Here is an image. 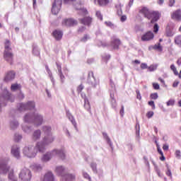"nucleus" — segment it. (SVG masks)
Listing matches in <instances>:
<instances>
[{
  "instance_id": "f257e3e1",
  "label": "nucleus",
  "mask_w": 181,
  "mask_h": 181,
  "mask_svg": "<svg viewBox=\"0 0 181 181\" xmlns=\"http://www.w3.org/2000/svg\"><path fill=\"white\" fill-rule=\"evenodd\" d=\"M43 131L45 132V137L43 139V142H38L36 144V146L32 151V147H25L23 149V154L27 158H35L37 152H45V146L48 145V144H52L54 139L52 134V128L50 127L45 126L43 127Z\"/></svg>"
},
{
  "instance_id": "f03ea898",
  "label": "nucleus",
  "mask_w": 181,
  "mask_h": 181,
  "mask_svg": "<svg viewBox=\"0 0 181 181\" xmlns=\"http://www.w3.org/2000/svg\"><path fill=\"white\" fill-rule=\"evenodd\" d=\"M139 13L142 15L144 18L150 21V23H155L160 19V13L149 9L148 7H141L139 11Z\"/></svg>"
},
{
  "instance_id": "7ed1b4c3",
  "label": "nucleus",
  "mask_w": 181,
  "mask_h": 181,
  "mask_svg": "<svg viewBox=\"0 0 181 181\" xmlns=\"http://www.w3.org/2000/svg\"><path fill=\"white\" fill-rule=\"evenodd\" d=\"M7 172H8V179L10 181H17L15 179V176L13 175V170L11 169V167L8 166L6 163L1 162L0 163V174L6 175Z\"/></svg>"
},
{
  "instance_id": "20e7f679",
  "label": "nucleus",
  "mask_w": 181,
  "mask_h": 181,
  "mask_svg": "<svg viewBox=\"0 0 181 181\" xmlns=\"http://www.w3.org/2000/svg\"><path fill=\"white\" fill-rule=\"evenodd\" d=\"M57 155L61 158V159H64L66 158V155L64 154V151L63 150H54L52 153H47L45 155L43 156L42 160V162H48L50 160L53 156Z\"/></svg>"
},
{
  "instance_id": "39448f33",
  "label": "nucleus",
  "mask_w": 181,
  "mask_h": 181,
  "mask_svg": "<svg viewBox=\"0 0 181 181\" xmlns=\"http://www.w3.org/2000/svg\"><path fill=\"white\" fill-rule=\"evenodd\" d=\"M55 172L58 176H62V181H72L76 179V176L71 174H64V168L63 166L57 167Z\"/></svg>"
},
{
  "instance_id": "423d86ee",
  "label": "nucleus",
  "mask_w": 181,
  "mask_h": 181,
  "mask_svg": "<svg viewBox=\"0 0 181 181\" xmlns=\"http://www.w3.org/2000/svg\"><path fill=\"white\" fill-rule=\"evenodd\" d=\"M24 121L25 122H30V121H34L35 125H42L43 122V117L38 114H33V115H26L24 117Z\"/></svg>"
},
{
  "instance_id": "0eeeda50",
  "label": "nucleus",
  "mask_w": 181,
  "mask_h": 181,
  "mask_svg": "<svg viewBox=\"0 0 181 181\" xmlns=\"http://www.w3.org/2000/svg\"><path fill=\"white\" fill-rule=\"evenodd\" d=\"M19 177L22 181H29L32 179V173L29 169L24 168L20 173Z\"/></svg>"
},
{
  "instance_id": "6e6552de",
  "label": "nucleus",
  "mask_w": 181,
  "mask_h": 181,
  "mask_svg": "<svg viewBox=\"0 0 181 181\" xmlns=\"http://www.w3.org/2000/svg\"><path fill=\"white\" fill-rule=\"evenodd\" d=\"M63 0H55L52 4V13L53 15H57L60 12Z\"/></svg>"
},
{
  "instance_id": "1a4fd4ad",
  "label": "nucleus",
  "mask_w": 181,
  "mask_h": 181,
  "mask_svg": "<svg viewBox=\"0 0 181 181\" xmlns=\"http://www.w3.org/2000/svg\"><path fill=\"white\" fill-rule=\"evenodd\" d=\"M35 108V102H28L26 104H18L19 111H26V110H33Z\"/></svg>"
},
{
  "instance_id": "9d476101",
  "label": "nucleus",
  "mask_w": 181,
  "mask_h": 181,
  "mask_svg": "<svg viewBox=\"0 0 181 181\" xmlns=\"http://www.w3.org/2000/svg\"><path fill=\"white\" fill-rule=\"evenodd\" d=\"M155 37V35L151 30L146 32L144 34L141 35V41L142 42H149L151 40H153Z\"/></svg>"
},
{
  "instance_id": "9b49d317",
  "label": "nucleus",
  "mask_w": 181,
  "mask_h": 181,
  "mask_svg": "<svg viewBox=\"0 0 181 181\" xmlns=\"http://www.w3.org/2000/svg\"><path fill=\"white\" fill-rule=\"evenodd\" d=\"M4 57L6 62L12 64L13 62V53H12V50H4Z\"/></svg>"
},
{
  "instance_id": "f8f14e48",
  "label": "nucleus",
  "mask_w": 181,
  "mask_h": 181,
  "mask_svg": "<svg viewBox=\"0 0 181 181\" xmlns=\"http://www.w3.org/2000/svg\"><path fill=\"white\" fill-rule=\"evenodd\" d=\"M170 18L173 21H177V22L181 21V9L178 8L173 11L170 14Z\"/></svg>"
},
{
  "instance_id": "ddd939ff",
  "label": "nucleus",
  "mask_w": 181,
  "mask_h": 181,
  "mask_svg": "<svg viewBox=\"0 0 181 181\" xmlns=\"http://www.w3.org/2000/svg\"><path fill=\"white\" fill-rule=\"evenodd\" d=\"M80 23L85 25V26H91L93 23V18L90 16H85L83 18L79 19Z\"/></svg>"
},
{
  "instance_id": "4468645a",
  "label": "nucleus",
  "mask_w": 181,
  "mask_h": 181,
  "mask_svg": "<svg viewBox=\"0 0 181 181\" xmlns=\"http://www.w3.org/2000/svg\"><path fill=\"white\" fill-rule=\"evenodd\" d=\"M62 25H64V26H74L76 25H77V21H75L73 18H67V19H64L62 22Z\"/></svg>"
},
{
  "instance_id": "2eb2a0df",
  "label": "nucleus",
  "mask_w": 181,
  "mask_h": 181,
  "mask_svg": "<svg viewBox=\"0 0 181 181\" xmlns=\"http://www.w3.org/2000/svg\"><path fill=\"white\" fill-rule=\"evenodd\" d=\"M113 49L118 50L121 46V40L118 38H113L111 42Z\"/></svg>"
},
{
  "instance_id": "dca6fc26",
  "label": "nucleus",
  "mask_w": 181,
  "mask_h": 181,
  "mask_svg": "<svg viewBox=\"0 0 181 181\" xmlns=\"http://www.w3.org/2000/svg\"><path fill=\"white\" fill-rule=\"evenodd\" d=\"M94 4H97L99 6H108L110 0H93Z\"/></svg>"
},
{
  "instance_id": "f3484780",
  "label": "nucleus",
  "mask_w": 181,
  "mask_h": 181,
  "mask_svg": "<svg viewBox=\"0 0 181 181\" xmlns=\"http://www.w3.org/2000/svg\"><path fill=\"white\" fill-rule=\"evenodd\" d=\"M52 36L56 39L57 40H62L63 37V32L60 30H55L52 33Z\"/></svg>"
},
{
  "instance_id": "a211bd4d",
  "label": "nucleus",
  "mask_w": 181,
  "mask_h": 181,
  "mask_svg": "<svg viewBox=\"0 0 181 181\" xmlns=\"http://www.w3.org/2000/svg\"><path fill=\"white\" fill-rule=\"evenodd\" d=\"M78 8L76 7V9L78 11L79 15H82V16H86V15L88 14V11H87V9L86 8H81V3H79Z\"/></svg>"
},
{
  "instance_id": "6ab92c4d",
  "label": "nucleus",
  "mask_w": 181,
  "mask_h": 181,
  "mask_svg": "<svg viewBox=\"0 0 181 181\" xmlns=\"http://www.w3.org/2000/svg\"><path fill=\"white\" fill-rule=\"evenodd\" d=\"M15 78V73L13 71H9L6 74L4 81H11V80H13Z\"/></svg>"
},
{
  "instance_id": "aec40b11",
  "label": "nucleus",
  "mask_w": 181,
  "mask_h": 181,
  "mask_svg": "<svg viewBox=\"0 0 181 181\" xmlns=\"http://www.w3.org/2000/svg\"><path fill=\"white\" fill-rule=\"evenodd\" d=\"M43 181H54V175L51 172L45 174Z\"/></svg>"
},
{
  "instance_id": "412c9836",
  "label": "nucleus",
  "mask_w": 181,
  "mask_h": 181,
  "mask_svg": "<svg viewBox=\"0 0 181 181\" xmlns=\"http://www.w3.org/2000/svg\"><path fill=\"white\" fill-rule=\"evenodd\" d=\"M84 108L87 110L91 115H93L91 112V105H90V102L87 98H84Z\"/></svg>"
},
{
  "instance_id": "4be33fe9",
  "label": "nucleus",
  "mask_w": 181,
  "mask_h": 181,
  "mask_svg": "<svg viewBox=\"0 0 181 181\" xmlns=\"http://www.w3.org/2000/svg\"><path fill=\"white\" fill-rule=\"evenodd\" d=\"M11 153L15 156V158H19V148L18 147L13 146Z\"/></svg>"
},
{
  "instance_id": "5701e85b",
  "label": "nucleus",
  "mask_w": 181,
  "mask_h": 181,
  "mask_svg": "<svg viewBox=\"0 0 181 181\" xmlns=\"http://www.w3.org/2000/svg\"><path fill=\"white\" fill-rule=\"evenodd\" d=\"M66 115H67L69 119H70L71 122H72L73 125H74V127H76V119H74V117H73L71 113L67 112Z\"/></svg>"
},
{
  "instance_id": "b1692460",
  "label": "nucleus",
  "mask_w": 181,
  "mask_h": 181,
  "mask_svg": "<svg viewBox=\"0 0 181 181\" xmlns=\"http://www.w3.org/2000/svg\"><path fill=\"white\" fill-rule=\"evenodd\" d=\"M4 50H12V48L11 47V41L9 40H6L4 42Z\"/></svg>"
},
{
  "instance_id": "393cba45",
  "label": "nucleus",
  "mask_w": 181,
  "mask_h": 181,
  "mask_svg": "<svg viewBox=\"0 0 181 181\" xmlns=\"http://www.w3.org/2000/svg\"><path fill=\"white\" fill-rule=\"evenodd\" d=\"M3 100L9 101L11 100V95L9 94V92H8L7 90H4V95L2 96Z\"/></svg>"
},
{
  "instance_id": "a878e982",
  "label": "nucleus",
  "mask_w": 181,
  "mask_h": 181,
  "mask_svg": "<svg viewBox=\"0 0 181 181\" xmlns=\"http://www.w3.org/2000/svg\"><path fill=\"white\" fill-rule=\"evenodd\" d=\"M21 89V85L18 83L12 84L11 86V91H16V90Z\"/></svg>"
},
{
  "instance_id": "bb28decb",
  "label": "nucleus",
  "mask_w": 181,
  "mask_h": 181,
  "mask_svg": "<svg viewBox=\"0 0 181 181\" xmlns=\"http://www.w3.org/2000/svg\"><path fill=\"white\" fill-rule=\"evenodd\" d=\"M175 43L181 47V35H177L175 37Z\"/></svg>"
},
{
  "instance_id": "cd10ccee",
  "label": "nucleus",
  "mask_w": 181,
  "mask_h": 181,
  "mask_svg": "<svg viewBox=\"0 0 181 181\" xmlns=\"http://www.w3.org/2000/svg\"><path fill=\"white\" fill-rule=\"evenodd\" d=\"M33 139L36 141V139H39L40 138V130H37L33 134Z\"/></svg>"
},
{
  "instance_id": "c85d7f7f",
  "label": "nucleus",
  "mask_w": 181,
  "mask_h": 181,
  "mask_svg": "<svg viewBox=\"0 0 181 181\" xmlns=\"http://www.w3.org/2000/svg\"><path fill=\"white\" fill-rule=\"evenodd\" d=\"M153 29V33H155L156 35L158 34V32H159V25L158 23H155Z\"/></svg>"
},
{
  "instance_id": "c756f323",
  "label": "nucleus",
  "mask_w": 181,
  "mask_h": 181,
  "mask_svg": "<svg viewBox=\"0 0 181 181\" xmlns=\"http://www.w3.org/2000/svg\"><path fill=\"white\" fill-rule=\"evenodd\" d=\"M33 169L35 172H37L39 170H42V166H40V165H37V164H35L34 165H33Z\"/></svg>"
},
{
  "instance_id": "7c9ffc66",
  "label": "nucleus",
  "mask_w": 181,
  "mask_h": 181,
  "mask_svg": "<svg viewBox=\"0 0 181 181\" xmlns=\"http://www.w3.org/2000/svg\"><path fill=\"white\" fill-rule=\"evenodd\" d=\"M158 93H151L150 95V98H151V100H158Z\"/></svg>"
},
{
  "instance_id": "2f4dec72",
  "label": "nucleus",
  "mask_w": 181,
  "mask_h": 181,
  "mask_svg": "<svg viewBox=\"0 0 181 181\" xmlns=\"http://www.w3.org/2000/svg\"><path fill=\"white\" fill-rule=\"evenodd\" d=\"M110 97H111V103H112V105L113 107H115V105H117V100H116L115 98H114V95H110Z\"/></svg>"
},
{
  "instance_id": "473e14b6",
  "label": "nucleus",
  "mask_w": 181,
  "mask_h": 181,
  "mask_svg": "<svg viewBox=\"0 0 181 181\" xmlns=\"http://www.w3.org/2000/svg\"><path fill=\"white\" fill-rule=\"evenodd\" d=\"M153 49H155V50H159V52H162V46H160V43L154 45Z\"/></svg>"
},
{
  "instance_id": "72a5a7b5",
  "label": "nucleus",
  "mask_w": 181,
  "mask_h": 181,
  "mask_svg": "<svg viewBox=\"0 0 181 181\" xmlns=\"http://www.w3.org/2000/svg\"><path fill=\"white\" fill-rule=\"evenodd\" d=\"M166 104H167V106H168V107H169V106H170V105H175V100L170 99V100H169L166 103Z\"/></svg>"
},
{
  "instance_id": "f704fd0d",
  "label": "nucleus",
  "mask_w": 181,
  "mask_h": 181,
  "mask_svg": "<svg viewBox=\"0 0 181 181\" xmlns=\"http://www.w3.org/2000/svg\"><path fill=\"white\" fill-rule=\"evenodd\" d=\"M89 37L88 35H85L81 39V42H83V43H86L88 40Z\"/></svg>"
},
{
  "instance_id": "c9c22d12",
  "label": "nucleus",
  "mask_w": 181,
  "mask_h": 181,
  "mask_svg": "<svg viewBox=\"0 0 181 181\" xmlns=\"http://www.w3.org/2000/svg\"><path fill=\"white\" fill-rule=\"evenodd\" d=\"M175 4H176V0H169L168 1V6L172 8V6H174Z\"/></svg>"
},
{
  "instance_id": "e433bc0d",
  "label": "nucleus",
  "mask_w": 181,
  "mask_h": 181,
  "mask_svg": "<svg viewBox=\"0 0 181 181\" xmlns=\"http://www.w3.org/2000/svg\"><path fill=\"white\" fill-rule=\"evenodd\" d=\"M21 139H22V136L18 135V134L15 135L14 141H16V142H19V141H21Z\"/></svg>"
},
{
  "instance_id": "4c0bfd02",
  "label": "nucleus",
  "mask_w": 181,
  "mask_h": 181,
  "mask_svg": "<svg viewBox=\"0 0 181 181\" xmlns=\"http://www.w3.org/2000/svg\"><path fill=\"white\" fill-rule=\"evenodd\" d=\"M96 16L100 21H103V14H101V11H96Z\"/></svg>"
},
{
  "instance_id": "58836bf2",
  "label": "nucleus",
  "mask_w": 181,
  "mask_h": 181,
  "mask_svg": "<svg viewBox=\"0 0 181 181\" xmlns=\"http://www.w3.org/2000/svg\"><path fill=\"white\" fill-rule=\"evenodd\" d=\"M153 88L154 90H159L160 88V86H159V83H153Z\"/></svg>"
},
{
  "instance_id": "ea45409f",
  "label": "nucleus",
  "mask_w": 181,
  "mask_h": 181,
  "mask_svg": "<svg viewBox=\"0 0 181 181\" xmlns=\"http://www.w3.org/2000/svg\"><path fill=\"white\" fill-rule=\"evenodd\" d=\"M147 118H152L153 117V112L149 111L146 113Z\"/></svg>"
},
{
  "instance_id": "a19ab883",
  "label": "nucleus",
  "mask_w": 181,
  "mask_h": 181,
  "mask_svg": "<svg viewBox=\"0 0 181 181\" xmlns=\"http://www.w3.org/2000/svg\"><path fill=\"white\" fill-rule=\"evenodd\" d=\"M140 67L141 70H145V69H148V64L146 63H141Z\"/></svg>"
},
{
  "instance_id": "79ce46f5",
  "label": "nucleus",
  "mask_w": 181,
  "mask_h": 181,
  "mask_svg": "<svg viewBox=\"0 0 181 181\" xmlns=\"http://www.w3.org/2000/svg\"><path fill=\"white\" fill-rule=\"evenodd\" d=\"M148 105H150V107H152V110H155V102H153V100L149 101Z\"/></svg>"
},
{
  "instance_id": "37998d69",
  "label": "nucleus",
  "mask_w": 181,
  "mask_h": 181,
  "mask_svg": "<svg viewBox=\"0 0 181 181\" xmlns=\"http://www.w3.org/2000/svg\"><path fill=\"white\" fill-rule=\"evenodd\" d=\"M83 89H84V86H83L82 85H79L77 88V91L78 93H81Z\"/></svg>"
},
{
  "instance_id": "c03bdc74",
  "label": "nucleus",
  "mask_w": 181,
  "mask_h": 181,
  "mask_svg": "<svg viewBox=\"0 0 181 181\" xmlns=\"http://www.w3.org/2000/svg\"><path fill=\"white\" fill-rule=\"evenodd\" d=\"M165 173L167 176H168L169 177H170V179H172V172L170 171V169H169V168H168V170L166 171Z\"/></svg>"
},
{
  "instance_id": "a18cd8bd",
  "label": "nucleus",
  "mask_w": 181,
  "mask_h": 181,
  "mask_svg": "<svg viewBox=\"0 0 181 181\" xmlns=\"http://www.w3.org/2000/svg\"><path fill=\"white\" fill-rule=\"evenodd\" d=\"M59 74L61 81L63 83L65 78L64 75L63 74V72H59Z\"/></svg>"
},
{
  "instance_id": "49530a36",
  "label": "nucleus",
  "mask_w": 181,
  "mask_h": 181,
  "mask_svg": "<svg viewBox=\"0 0 181 181\" xmlns=\"http://www.w3.org/2000/svg\"><path fill=\"white\" fill-rule=\"evenodd\" d=\"M136 98L138 100H142V96L141 95V93H139V90H136Z\"/></svg>"
},
{
  "instance_id": "de8ad7c7",
  "label": "nucleus",
  "mask_w": 181,
  "mask_h": 181,
  "mask_svg": "<svg viewBox=\"0 0 181 181\" xmlns=\"http://www.w3.org/2000/svg\"><path fill=\"white\" fill-rule=\"evenodd\" d=\"M157 151L159 154L163 155V152L162 151V149L160 148V146H159V144H157Z\"/></svg>"
},
{
  "instance_id": "09e8293b",
  "label": "nucleus",
  "mask_w": 181,
  "mask_h": 181,
  "mask_svg": "<svg viewBox=\"0 0 181 181\" xmlns=\"http://www.w3.org/2000/svg\"><path fill=\"white\" fill-rule=\"evenodd\" d=\"M57 64V69H58V73H62V65H60V64L59 63H56Z\"/></svg>"
},
{
  "instance_id": "8fccbe9b",
  "label": "nucleus",
  "mask_w": 181,
  "mask_h": 181,
  "mask_svg": "<svg viewBox=\"0 0 181 181\" xmlns=\"http://www.w3.org/2000/svg\"><path fill=\"white\" fill-rule=\"evenodd\" d=\"M90 167L92 168L93 170H97V164L95 163H92L90 164Z\"/></svg>"
},
{
  "instance_id": "3c124183",
  "label": "nucleus",
  "mask_w": 181,
  "mask_h": 181,
  "mask_svg": "<svg viewBox=\"0 0 181 181\" xmlns=\"http://www.w3.org/2000/svg\"><path fill=\"white\" fill-rule=\"evenodd\" d=\"M147 69L148 71H155V66L153 65H151L150 66H147Z\"/></svg>"
},
{
  "instance_id": "603ef678",
  "label": "nucleus",
  "mask_w": 181,
  "mask_h": 181,
  "mask_svg": "<svg viewBox=\"0 0 181 181\" xmlns=\"http://www.w3.org/2000/svg\"><path fill=\"white\" fill-rule=\"evenodd\" d=\"M163 151H168L169 150V145L163 144Z\"/></svg>"
},
{
  "instance_id": "864d4df0",
  "label": "nucleus",
  "mask_w": 181,
  "mask_h": 181,
  "mask_svg": "<svg viewBox=\"0 0 181 181\" xmlns=\"http://www.w3.org/2000/svg\"><path fill=\"white\" fill-rule=\"evenodd\" d=\"M120 21H121V22H125V21H127V16H125V15L122 16L120 18Z\"/></svg>"
},
{
  "instance_id": "5fc2aeb1",
  "label": "nucleus",
  "mask_w": 181,
  "mask_h": 181,
  "mask_svg": "<svg viewBox=\"0 0 181 181\" xmlns=\"http://www.w3.org/2000/svg\"><path fill=\"white\" fill-rule=\"evenodd\" d=\"M18 125H19V124L18 123V122H11V127H12V128H15V127H17Z\"/></svg>"
},
{
  "instance_id": "6e6d98bb",
  "label": "nucleus",
  "mask_w": 181,
  "mask_h": 181,
  "mask_svg": "<svg viewBox=\"0 0 181 181\" xmlns=\"http://www.w3.org/2000/svg\"><path fill=\"white\" fill-rule=\"evenodd\" d=\"M124 106H122V109L119 111V114L120 115H122V117H124Z\"/></svg>"
},
{
  "instance_id": "4d7b16f0",
  "label": "nucleus",
  "mask_w": 181,
  "mask_h": 181,
  "mask_svg": "<svg viewBox=\"0 0 181 181\" xmlns=\"http://www.w3.org/2000/svg\"><path fill=\"white\" fill-rule=\"evenodd\" d=\"M83 177L86 179H88V180H91V177H90V175H88L87 173H83Z\"/></svg>"
},
{
  "instance_id": "13d9d810",
  "label": "nucleus",
  "mask_w": 181,
  "mask_h": 181,
  "mask_svg": "<svg viewBox=\"0 0 181 181\" xmlns=\"http://www.w3.org/2000/svg\"><path fill=\"white\" fill-rule=\"evenodd\" d=\"M180 150H177L176 151H175V156H177V158H179V157H180Z\"/></svg>"
},
{
  "instance_id": "bf43d9fd",
  "label": "nucleus",
  "mask_w": 181,
  "mask_h": 181,
  "mask_svg": "<svg viewBox=\"0 0 181 181\" xmlns=\"http://www.w3.org/2000/svg\"><path fill=\"white\" fill-rule=\"evenodd\" d=\"M76 0H64V4H69V2H74Z\"/></svg>"
},
{
  "instance_id": "052dcab7",
  "label": "nucleus",
  "mask_w": 181,
  "mask_h": 181,
  "mask_svg": "<svg viewBox=\"0 0 181 181\" xmlns=\"http://www.w3.org/2000/svg\"><path fill=\"white\" fill-rule=\"evenodd\" d=\"M170 69L174 71L175 70H176V66H175V64H171L170 65Z\"/></svg>"
},
{
  "instance_id": "680f3d73",
  "label": "nucleus",
  "mask_w": 181,
  "mask_h": 181,
  "mask_svg": "<svg viewBox=\"0 0 181 181\" xmlns=\"http://www.w3.org/2000/svg\"><path fill=\"white\" fill-rule=\"evenodd\" d=\"M179 86V81H175L173 84V87H177Z\"/></svg>"
},
{
  "instance_id": "e2e57ef3",
  "label": "nucleus",
  "mask_w": 181,
  "mask_h": 181,
  "mask_svg": "<svg viewBox=\"0 0 181 181\" xmlns=\"http://www.w3.org/2000/svg\"><path fill=\"white\" fill-rule=\"evenodd\" d=\"M177 64L178 66H180L181 65V57L177 59Z\"/></svg>"
},
{
  "instance_id": "0e129e2a",
  "label": "nucleus",
  "mask_w": 181,
  "mask_h": 181,
  "mask_svg": "<svg viewBox=\"0 0 181 181\" xmlns=\"http://www.w3.org/2000/svg\"><path fill=\"white\" fill-rule=\"evenodd\" d=\"M163 2H165L164 0H158V5H163Z\"/></svg>"
},
{
  "instance_id": "69168bd1",
  "label": "nucleus",
  "mask_w": 181,
  "mask_h": 181,
  "mask_svg": "<svg viewBox=\"0 0 181 181\" xmlns=\"http://www.w3.org/2000/svg\"><path fill=\"white\" fill-rule=\"evenodd\" d=\"M132 5H134V0H129V6L131 7Z\"/></svg>"
},
{
  "instance_id": "338daca9",
  "label": "nucleus",
  "mask_w": 181,
  "mask_h": 181,
  "mask_svg": "<svg viewBox=\"0 0 181 181\" xmlns=\"http://www.w3.org/2000/svg\"><path fill=\"white\" fill-rule=\"evenodd\" d=\"M165 159L166 158H165V156H163V154L161 155V157H160V160H162V161L165 160Z\"/></svg>"
},
{
  "instance_id": "774afa93",
  "label": "nucleus",
  "mask_w": 181,
  "mask_h": 181,
  "mask_svg": "<svg viewBox=\"0 0 181 181\" xmlns=\"http://www.w3.org/2000/svg\"><path fill=\"white\" fill-rule=\"evenodd\" d=\"M83 30H86V27H82L78 30V32H83Z\"/></svg>"
}]
</instances>
